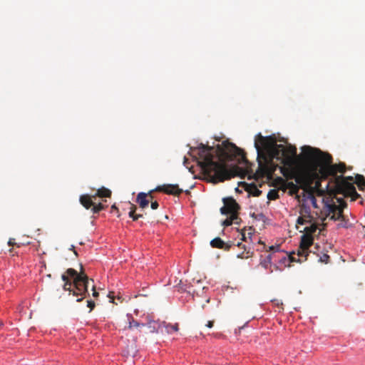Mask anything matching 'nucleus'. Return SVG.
<instances>
[{"instance_id": "c9c22d12", "label": "nucleus", "mask_w": 365, "mask_h": 365, "mask_svg": "<svg viewBox=\"0 0 365 365\" xmlns=\"http://www.w3.org/2000/svg\"><path fill=\"white\" fill-rule=\"evenodd\" d=\"M238 257H242V258H244V257H245V258H248L249 257H250V251L248 250V251L247 252V255H245H245H244V252H243V253H242V255H238Z\"/></svg>"}, {"instance_id": "f704fd0d", "label": "nucleus", "mask_w": 365, "mask_h": 365, "mask_svg": "<svg viewBox=\"0 0 365 365\" xmlns=\"http://www.w3.org/2000/svg\"><path fill=\"white\" fill-rule=\"evenodd\" d=\"M92 290H93V296L94 297H97L98 296V292L96 290V287L94 285H92Z\"/></svg>"}, {"instance_id": "2eb2a0df", "label": "nucleus", "mask_w": 365, "mask_h": 365, "mask_svg": "<svg viewBox=\"0 0 365 365\" xmlns=\"http://www.w3.org/2000/svg\"><path fill=\"white\" fill-rule=\"evenodd\" d=\"M111 191L105 187H102L96 190V192L93 195V197H110L111 196Z\"/></svg>"}, {"instance_id": "f3484780", "label": "nucleus", "mask_w": 365, "mask_h": 365, "mask_svg": "<svg viewBox=\"0 0 365 365\" xmlns=\"http://www.w3.org/2000/svg\"><path fill=\"white\" fill-rule=\"evenodd\" d=\"M247 192L254 197H259L262 194L255 184H250L247 188Z\"/></svg>"}, {"instance_id": "7c9ffc66", "label": "nucleus", "mask_w": 365, "mask_h": 365, "mask_svg": "<svg viewBox=\"0 0 365 365\" xmlns=\"http://www.w3.org/2000/svg\"><path fill=\"white\" fill-rule=\"evenodd\" d=\"M294 254H295V253H294V252H293L292 254H291V255H289V259H290V261H291V262H303V261H305V260H304V259H297L293 256V255H294Z\"/></svg>"}, {"instance_id": "a211bd4d", "label": "nucleus", "mask_w": 365, "mask_h": 365, "mask_svg": "<svg viewBox=\"0 0 365 365\" xmlns=\"http://www.w3.org/2000/svg\"><path fill=\"white\" fill-rule=\"evenodd\" d=\"M162 327L165 328V330L168 334H170L173 331H178V324H177V323L175 324H170L165 323V322H163Z\"/></svg>"}, {"instance_id": "ddd939ff", "label": "nucleus", "mask_w": 365, "mask_h": 365, "mask_svg": "<svg viewBox=\"0 0 365 365\" xmlns=\"http://www.w3.org/2000/svg\"><path fill=\"white\" fill-rule=\"evenodd\" d=\"M93 199H96L93 197V195H82L80 196L79 201L81 204L87 210L91 209L93 206L94 202Z\"/></svg>"}, {"instance_id": "f03ea898", "label": "nucleus", "mask_w": 365, "mask_h": 365, "mask_svg": "<svg viewBox=\"0 0 365 365\" xmlns=\"http://www.w3.org/2000/svg\"><path fill=\"white\" fill-rule=\"evenodd\" d=\"M255 147L257 152L258 168L255 175L257 178H270L276 170L277 163L283 165L281 172L286 176L288 169L292 168L295 163L297 148L291 145L284 147L277 144L276 138L273 136L264 137L259 133L255 140Z\"/></svg>"}, {"instance_id": "6e6552de", "label": "nucleus", "mask_w": 365, "mask_h": 365, "mask_svg": "<svg viewBox=\"0 0 365 365\" xmlns=\"http://www.w3.org/2000/svg\"><path fill=\"white\" fill-rule=\"evenodd\" d=\"M224 206L220 208L222 215L232 214L238 212L240 205L232 197L223 198Z\"/></svg>"}, {"instance_id": "c03bdc74", "label": "nucleus", "mask_w": 365, "mask_h": 365, "mask_svg": "<svg viewBox=\"0 0 365 365\" xmlns=\"http://www.w3.org/2000/svg\"><path fill=\"white\" fill-rule=\"evenodd\" d=\"M313 204H314V205H316V202H314V200L313 201Z\"/></svg>"}, {"instance_id": "0eeeda50", "label": "nucleus", "mask_w": 365, "mask_h": 365, "mask_svg": "<svg viewBox=\"0 0 365 365\" xmlns=\"http://www.w3.org/2000/svg\"><path fill=\"white\" fill-rule=\"evenodd\" d=\"M313 237L309 235H303L301 237V241L299 247L297 249V256L299 257H304V260H307V256L309 255V248L313 244Z\"/></svg>"}, {"instance_id": "ea45409f", "label": "nucleus", "mask_w": 365, "mask_h": 365, "mask_svg": "<svg viewBox=\"0 0 365 365\" xmlns=\"http://www.w3.org/2000/svg\"><path fill=\"white\" fill-rule=\"evenodd\" d=\"M269 250H274V247L273 246H272V247H269Z\"/></svg>"}, {"instance_id": "9d476101", "label": "nucleus", "mask_w": 365, "mask_h": 365, "mask_svg": "<svg viewBox=\"0 0 365 365\" xmlns=\"http://www.w3.org/2000/svg\"><path fill=\"white\" fill-rule=\"evenodd\" d=\"M312 175L307 172L297 174L295 177V182L302 187H307L312 183Z\"/></svg>"}, {"instance_id": "dca6fc26", "label": "nucleus", "mask_w": 365, "mask_h": 365, "mask_svg": "<svg viewBox=\"0 0 365 365\" xmlns=\"http://www.w3.org/2000/svg\"><path fill=\"white\" fill-rule=\"evenodd\" d=\"M127 318L128 320V326L125 329H131L133 327L138 328L145 327L144 323H140L135 320L131 314H127Z\"/></svg>"}, {"instance_id": "cd10ccee", "label": "nucleus", "mask_w": 365, "mask_h": 365, "mask_svg": "<svg viewBox=\"0 0 365 365\" xmlns=\"http://www.w3.org/2000/svg\"><path fill=\"white\" fill-rule=\"evenodd\" d=\"M329 259V256L327 254H324L319 259V261L322 262H328V259Z\"/></svg>"}, {"instance_id": "79ce46f5", "label": "nucleus", "mask_w": 365, "mask_h": 365, "mask_svg": "<svg viewBox=\"0 0 365 365\" xmlns=\"http://www.w3.org/2000/svg\"><path fill=\"white\" fill-rule=\"evenodd\" d=\"M186 162H187V158H185L184 163H186Z\"/></svg>"}, {"instance_id": "473e14b6", "label": "nucleus", "mask_w": 365, "mask_h": 365, "mask_svg": "<svg viewBox=\"0 0 365 365\" xmlns=\"http://www.w3.org/2000/svg\"><path fill=\"white\" fill-rule=\"evenodd\" d=\"M150 207L153 210H157L159 207V204L157 201L151 202Z\"/></svg>"}, {"instance_id": "c85d7f7f", "label": "nucleus", "mask_w": 365, "mask_h": 365, "mask_svg": "<svg viewBox=\"0 0 365 365\" xmlns=\"http://www.w3.org/2000/svg\"><path fill=\"white\" fill-rule=\"evenodd\" d=\"M251 236H252V233L248 232V233H247V235H246V234H245V232H242V240L247 242V238H250H250H251Z\"/></svg>"}, {"instance_id": "4468645a", "label": "nucleus", "mask_w": 365, "mask_h": 365, "mask_svg": "<svg viewBox=\"0 0 365 365\" xmlns=\"http://www.w3.org/2000/svg\"><path fill=\"white\" fill-rule=\"evenodd\" d=\"M135 202L142 209L147 207L150 203V200L148 198V194L143 192H139L137 195Z\"/></svg>"}, {"instance_id": "393cba45", "label": "nucleus", "mask_w": 365, "mask_h": 365, "mask_svg": "<svg viewBox=\"0 0 365 365\" xmlns=\"http://www.w3.org/2000/svg\"><path fill=\"white\" fill-rule=\"evenodd\" d=\"M301 215H306V217L311 220L312 217L310 216L309 209L307 207H302L300 210Z\"/></svg>"}, {"instance_id": "20e7f679", "label": "nucleus", "mask_w": 365, "mask_h": 365, "mask_svg": "<svg viewBox=\"0 0 365 365\" xmlns=\"http://www.w3.org/2000/svg\"><path fill=\"white\" fill-rule=\"evenodd\" d=\"M61 279L64 282L63 289L69 291L73 296L79 297L77 302H81L86 297L89 279L85 274L82 265L79 273L76 269L69 268L62 274Z\"/></svg>"}, {"instance_id": "58836bf2", "label": "nucleus", "mask_w": 365, "mask_h": 365, "mask_svg": "<svg viewBox=\"0 0 365 365\" xmlns=\"http://www.w3.org/2000/svg\"><path fill=\"white\" fill-rule=\"evenodd\" d=\"M108 297H110L112 299V302H113V297L110 296V294H109Z\"/></svg>"}, {"instance_id": "a19ab883", "label": "nucleus", "mask_w": 365, "mask_h": 365, "mask_svg": "<svg viewBox=\"0 0 365 365\" xmlns=\"http://www.w3.org/2000/svg\"><path fill=\"white\" fill-rule=\"evenodd\" d=\"M241 245H242V244L239 242L237 245L238 247H240V246H241Z\"/></svg>"}, {"instance_id": "e433bc0d", "label": "nucleus", "mask_w": 365, "mask_h": 365, "mask_svg": "<svg viewBox=\"0 0 365 365\" xmlns=\"http://www.w3.org/2000/svg\"><path fill=\"white\" fill-rule=\"evenodd\" d=\"M213 324H214V321H208L206 324V327H207L208 328H212L213 327Z\"/></svg>"}, {"instance_id": "c756f323", "label": "nucleus", "mask_w": 365, "mask_h": 365, "mask_svg": "<svg viewBox=\"0 0 365 365\" xmlns=\"http://www.w3.org/2000/svg\"><path fill=\"white\" fill-rule=\"evenodd\" d=\"M87 306L90 308V312L93 310L95 307V302L93 300H88L87 301Z\"/></svg>"}, {"instance_id": "412c9836", "label": "nucleus", "mask_w": 365, "mask_h": 365, "mask_svg": "<svg viewBox=\"0 0 365 365\" xmlns=\"http://www.w3.org/2000/svg\"><path fill=\"white\" fill-rule=\"evenodd\" d=\"M267 198L269 200H275L279 198V191L277 189H272L267 193Z\"/></svg>"}, {"instance_id": "5701e85b", "label": "nucleus", "mask_w": 365, "mask_h": 365, "mask_svg": "<svg viewBox=\"0 0 365 365\" xmlns=\"http://www.w3.org/2000/svg\"><path fill=\"white\" fill-rule=\"evenodd\" d=\"M311 220L306 217V215H302L298 217L297 222V224L304 225L307 222H310Z\"/></svg>"}, {"instance_id": "f257e3e1", "label": "nucleus", "mask_w": 365, "mask_h": 365, "mask_svg": "<svg viewBox=\"0 0 365 365\" xmlns=\"http://www.w3.org/2000/svg\"><path fill=\"white\" fill-rule=\"evenodd\" d=\"M190 150L192 153L197 155V157H193L202 173L214 183L223 182L236 175L235 169H228L226 162L247 163L244 151L227 140L217 145L215 150L213 146L203 143L191 148Z\"/></svg>"}, {"instance_id": "a878e982", "label": "nucleus", "mask_w": 365, "mask_h": 365, "mask_svg": "<svg viewBox=\"0 0 365 365\" xmlns=\"http://www.w3.org/2000/svg\"><path fill=\"white\" fill-rule=\"evenodd\" d=\"M230 217H233V223L240 224L241 222V219L238 216V212L230 214Z\"/></svg>"}, {"instance_id": "4be33fe9", "label": "nucleus", "mask_w": 365, "mask_h": 365, "mask_svg": "<svg viewBox=\"0 0 365 365\" xmlns=\"http://www.w3.org/2000/svg\"><path fill=\"white\" fill-rule=\"evenodd\" d=\"M105 209H106V206L104 205H103L102 203L96 204L94 202L91 212L93 214H97L99 212H101V210H103Z\"/></svg>"}, {"instance_id": "bb28decb", "label": "nucleus", "mask_w": 365, "mask_h": 365, "mask_svg": "<svg viewBox=\"0 0 365 365\" xmlns=\"http://www.w3.org/2000/svg\"><path fill=\"white\" fill-rule=\"evenodd\" d=\"M233 217H227L222 222V225L225 227L230 226L233 223Z\"/></svg>"}, {"instance_id": "f8f14e48", "label": "nucleus", "mask_w": 365, "mask_h": 365, "mask_svg": "<svg viewBox=\"0 0 365 365\" xmlns=\"http://www.w3.org/2000/svg\"><path fill=\"white\" fill-rule=\"evenodd\" d=\"M210 245L214 248L223 249L228 251L231 248L232 244L225 243L221 238L215 237L211 240Z\"/></svg>"}, {"instance_id": "39448f33", "label": "nucleus", "mask_w": 365, "mask_h": 365, "mask_svg": "<svg viewBox=\"0 0 365 365\" xmlns=\"http://www.w3.org/2000/svg\"><path fill=\"white\" fill-rule=\"evenodd\" d=\"M354 181V178L352 176H339L337 178V189L340 193H347L351 196H358L354 184L351 182Z\"/></svg>"}, {"instance_id": "72a5a7b5", "label": "nucleus", "mask_w": 365, "mask_h": 365, "mask_svg": "<svg viewBox=\"0 0 365 365\" xmlns=\"http://www.w3.org/2000/svg\"><path fill=\"white\" fill-rule=\"evenodd\" d=\"M154 190H151L149 192H148V198L150 200V202H153V195H152V192H153Z\"/></svg>"}, {"instance_id": "2f4dec72", "label": "nucleus", "mask_w": 365, "mask_h": 365, "mask_svg": "<svg viewBox=\"0 0 365 365\" xmlns=\"http://www.w3.org/2000/svg\"><path fill=\"white\" fill-rule=\"evenodd\" d=\"M8 245L9 246L16 245L18 247H20L19 244H17V243L15 242V240L14 238H10L9 239V240L8 241Z\"/></svg>"}, {"instance_id": "9b49d317", "label": "nucleus", "mask_w": 365, "mask_h": 365, "mask_svg": "<svg viewBox=\"0 0 365 365\" xmlns=\"http://www.w3.org/2000/svg\"><path fill=\"white\" fill-rule=\"evenodd\" d=\"M147 322L144 323L145 326H146L150 333H157L158 332L159 329L162 327V322L159 321H155L150 319V316H148L146 317Z\"/></svg>"}, {"instance_id": "4c0bfd02", "label": "nucleus", "mask_w": 365, "mask_h": 365, "mask_svg": "<svg viewBox=\"0 0 365 365\" xmlns=\"http://www.w3.org/2000/svg\"><path fill=\"white\" fill-rule=\"evenodd\" d=\"M113 210H117V211H118V207L115 206V205H113L111 206V211H113Z\"/></svg>"}, {"instance_id": "423d86ee", "label": "nucleus", "mask_w": 365, "mask_h": 365, "mask_svg": "<svg viewBox=\"0 0 365 365\" xmlns=\"http://www.w3.org/2000/svg\"><path fill=\"white\" fill-rule=\"evenodd\" d=\"M338 205L335 202L331 203L328 205L329 215L330 219L333 220H344L343 210L346 207V203L342 198H336Z\"/></svg>"}, {"instance_id": "6ab92c4d", "label": "nucleus", "mask_w": 365, "mask_h": 365, "mask_svg": "<svg viewBox=\"0 0 365 365\" xmlns=\"http://www.w3.org/2000/svg\"><path fill=\"white\" fill-rule=\"evenodd\" d=\"M136 210H137L136 206L134 205H132V206L130 207V210L129 212V217H131L133 219V220H134V221H135L138 219L143 217V215H140V214L136 215L135 214Z\"/></svg>"}, {"instance_id": "7ed1b4c3", "label": "nucleus", "mask_w": 365, "mask_h": 365, "mask_svg": "<svg viewBox=\"0 0 365 365\" xmlns=\"http://www.w3.org/2000/svg\"><path fill=\"white\" fill-rule=\"evenodd\" d=\"M302 153L304 160L310 166L313 174L317 175L318 170L321 173L327 170L329 174L334 175L336 173H344L346 165L343 163L331 165L332 157L328 153H323L321 150L312 148L309 145L302 147Z\"/></svg>"}, {"instance_id": "aec40b11", "label": "nucleus", "mask_w": 365, "mask_h": 365, "mask_svg": "<svg viewBox=\"0 0 365 365\" xmlns=\"http://www.w3.org/2000/svg\"><path fill=\"white\" fill-rule=\"evenodd\" d=\"M318 229V227L316 224H311L309 226H307L304 228V235H309L312 236L313 234H314Z\"/></svg>"}, {"instance_id": "37998d69", "label": "nucleus", "mask_w": 365, "mask_h": 365, "mask_svg": "<svg viewBox=\"0 0 365 365\" xmlns=\"http://www.w3.org/2000/svg\"><path fill=\"white\" fill-rule=\"evenodd\" d=\"M73 252H74V254H75L76 255H78V254H77V252H76V251L73 250Z\"/></svg>"}, {"instance_id": "1a4fd4ad", "label": "nucleus", "mask_w": 365, "mask_h": 365, "mask_svg": "<svg viewBox=\"0 0 365 365\" xmlns=\"http://www.w3.org/2000/svg\"><path fill=\"white\" fill-rule=\"evenodd\" d=\"M155 190L175 196L180 195L183 192V190L180 189L179 186L176 184H168L160 185L158 186Z\"/></svg>"}, {"instance_id": "b1692460", "label": "nucleus", "mask_w": 365, "mask_h": 365, "mask_svg": "<svg viewBox=\"0 0 365 365\" xmlns=\"http://www.w3.org/2000/svg\"><path fill=\"white\" fill-rule=\"evenodd\" d=\"M287 187L289 188L293 193L297 192L299 190L298 186L292 182L287 183Z\"/></svg>"}]
</instances>
